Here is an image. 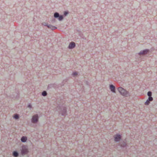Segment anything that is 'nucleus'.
Here are the masks:
<instances>
[{"mask_svg": "<svg viewBox=\"0 0 157 157\" xmlns=\"http://www.w3.org/2000/svg\"><path fill=\"white\" fill-rule=\"evenodd\" d=\"M149 1H150L151 0H149Z\"/></svg>", "mask_w": 157, "mask_h": 157, "instance_id": "obj_1", "label": "nucleus"}]
</instances>
